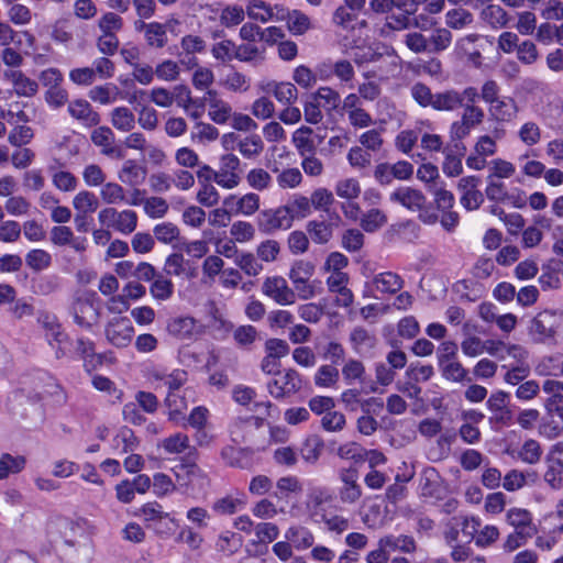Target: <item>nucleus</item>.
<instances>
[{
  "mask_svg": "<svg viewBox=\"0 0 563 563\" xmlns=\"http://www.w3.org/2000/svg\"><path fill=\"white\" fill-rule=\"evenodd\" d=\"M164 404L168 409L169 420L177 424L186 426L184 412L188 405L185 397L180 396L177 391L167 393Z\"/></svg>",
  "mask_w": 563,
  "mask_h": 563,
  "instance_id": "obj_29",
  "label": "nucleus"
},
{
  "mask_svg": "<svg viewBox=\"0 0 563 563\" xmlns=\"http://www.w3.org/2000/svg\"><path fill=\"white\" fill-rule=\"evenodd\" d=\"M136 30L143 31L144 38L150 47L163 48L167 44V30L165 24L140 21L136 23Z\"/></svg>",
  "mask_w": 563,
  "mask_h": 563,
  "instance_id": "obj_22",
  "label": "nucleus"
},
{
  "mask_svg": "<svg viewBox=\"0 0 563 563\" xmlns=\"http://www.w3.org/2000/svg\"><path fill=\"white\" fill-rule=\"evenodd\" d=\"M507 521L516 529V531H521L530 536L536 533V527L532 525L531 514L526 509H509L507 511Z\"/></svg>",
  "mask_w": 563,
  "mask_h": 563,
  "instance_id": "obj_31",
  "label": "nucleus"
},
{
  "mask_svg": "<svg viewBox=\"0 0 563 563\" xmlns=\"http://www.w3.org/2000/svg\"><path fill=\"white\" fill-rule=\"evenodd\" d=\"M479 177L471 175L462 177L457 189L462 192L461 205L468 211L477 210L484 202V195L478 190Z\"/></svg>",
  "mask_w": 563,
  "mask_h": 563,
  "instance_id": "obj_11",
  "label": "nucleus"
},
{
  "mask_svg": "<svg viewBox=\"0 0 563 563\" xmlns=\"http://www.w3.org/2000/svg\"><path fill=\"white\" fill-rule=\"evenodd\" d=\"M250 19L266 23L274 20V9L263 0H252L246 7Z\"/></svg>",
  "mask_w": 563,
  "mask_h": 563,
  "instance_id": "obj_51",
  "label": "nucleus"
},
{
  "mask_svg": "<svg viewBox=\"0 0 563 563\" xmlns=\"http://www.w3.org/2000/svg\"><path fill=\"white\" fill-rule=\"evenodd\" d=\"M100 198L107 207H112L113 205L123 203L126 201L125 189L122 185L109 181L104 183L100 189Z\"/></svg>",
  "mask_w": 563,
  "mask_h": 563,
  "instance_id": "obj_40",
  "label": "nucleus"
},
{
  "mask_svg": "<svg viewBox=\"0 0 563 563\" xmlns=\"http://www.w3.org/2000/svg\"><path fill=\"white\" fill-rule=\"evenodd\" d=\"M104 332L110 344L115 347H125L132 341L134 329L129 318L119 317L108 322Z\"/></svg>",
  "mask_w": 563,
  "mask_h": 563,
  "instance_id": "obj_9",
  "label": "nucleus"
},
{
  "mask_svg": "<svg viewBox=\"0 0 563 563\" xmlns=\"http://www.w3.org/2000/svg\"><path fill=\"white\" fill-rule=\"evenodd\" d=\"M465 146L462 143L456 142L453 147H445L443 153L445 155L443 162V173L449 177H456L463 172V165L461 157L465 153Z\"/></svg>",
  "mask_w": 563,
  "mask_h": 563,
  "instance_id": "obj_25",
  "label": "nucleus"
},
{
  "mask_svg": "<svg viewBox=\"0 0 563 563\" xmlns=\"http://www.w3.org/2000/svg\"><path fill=\"white\" fill-rule=\"evenodd\" d=\"M474 21V15L464 8H455L445 13V24L448 29L462 30Z\"/></svg>",
  "mask_w": 563,
  "mask_h": 563,
  "instance_id": "obj_46",
  "label": "nucleus"
},
{
  "mask_svg": "<svg viewBox=\"0 0 563 563\" xmlns=\"http://www.w3.org/2000/svg\"><path fill=\"white\" fill-rule=\"evenodd\" d=\"M154 238L164 244H172L178 241L180 231L178 227L172 222H162L153 229Z\"/></svg>",
  "mask_w": 563,
  "mask_h": 563,
  "instance_id": "obj_57",
  "label": "nucleus"
},
{
  "mask_svg": "<svg viewBox=\"0 0 563 563\" xmlns=\"http://www.w3.org/2000/svg\"><path fill=\"white\" fill-rule=\"evenodd\" d=\"M137 214L131 209L118 210L104 207L98 212L99 223L122 234H131L137 227Z\"/></svg>",
  "mask_w": 563,
  "mask_h": 563,
  "instance_id": "obj_2",
  "label": "nucleus"
},
{
  "mask_svg": "<svg viewBox=\"0 0 563 563\" xmlns=\"http://www.w3.org/2000/svg\"><path fill=\"white\" fill-rule=\"evenodd\" d=\"M412 11H405L401 13H394L387 16L382 32L388 34L391 31H404L411 27L422 29L418 18H411Z\"/></svg>",
  "mask_w": 563,
  "mask_h": 563,
  "instance_id": "obj_27",
  "label": "nucleus"
},
{
  "mask_svg": "<svg viewBox=\"0 0 563 563\" xmlns=\"http://www.w3.org/2000/svg\"><path fill=\"white\" fill-rule=\"evenodd\" d=\"M486 353L504 361L506 355L512 357L516 362L526 361L528 352L518 344H507L500 340H486Z\"/></svg>",
  "mask_w": 563,
  "mask_h": 563,
  "instance_id": "obj_17",
  "label": "nucleus"
},
{
  "mask_svg": "<svg viewBox=\"0 0 563 563\" xmlns=\"http://www.w3.org/2000/svg\"><path fill=\"white\" fill-rule=\"evenodd\" d=\"M191 140L200 144L211 143L218 140L220 132L211 123L199 121L194 126Z\"/></svg>",
  "mask_w": 563,
  "mask_h": 563,
  "instance_id": "obj_55",
  "label": "nucleus"
},
{
  "mask_svg": "<svg viewBox=\"0 0 563 563\" xmlns=\"http://www.w3.org/2000/svg\"><path fill=\"white\" fill-rule=\"evenodd\" d=\"M143 207L144 212L152 219L163 218L169 210L166 199L157 196L145 198Z\"/></svg>",
  "mask_w": 563,
  "mask_h": 563,
  "instance_id": "obj_64",
  "label": "nucleus"
},
{
  "mask_svg": "<svg viewBox=\"0 0 563 563\" xmlns=\"http://www.w3.org/2000/svg\"><path fill=\"white\" fill-rule=\"evenodd\" d=\"M334 190L342 199L355 200L361 195V185L355 178H343L335 184Z\"/></svg>",
  "mask_w": 563,
  "mask_h": 563,
  "instance_id": "obj_56",
  "label": "nucleus"
},
{
  "mask_svg": "<svg viewBox=\"0 0 563 563\" xmlns=\"http://www.w3.org/2000/svg\"><path fill=\"white\" fill-rule=\"evenodd\" d=\"M485 196L493 202H506L511 198L504 180L494 178L493 176L486 177Z\"/></svg>",
  "mask_w": 563,
  "mask_h": 563,
  "instance_id": "obj_38",
  "label": "nucleus"
},
{
  "mask_svg": "<svg viewBox=\"0 0 563 563\" xmlns=\"http://www.w3.org/2000/svg\"><path fill=\"white\" fill-rule=\"evenodd\" d=\"M74 318L80 327L90 328L97 321V311L88 300H78L74 306Z\"/></svg>",
  "mask_w": 563,
  "mask_h": 563,
  "instance_id": "obj_44",
  "label": "nucleus"
},
{
  "mask_svg": "<svg viewBox=\"0 0 563 563\" xmlns=\"http://www.w3.org/2000/svg\"><path fill=\"white\" fill-rule=\"evenodd\" d=\"M313 130L302 125L292 133V144L300 156L312 154L316 152V144L312 139Z\"/></svg>",
  "mask_w": 563,
  "mask_h": 563,
  "instance_id": "obj_35",
  "label": "nucleus"
},
{
  "mask_svg": "<svg viewBox=\"0 0 563 563\" xmlns=\"http://www.w3.org/2000/svg\"><path fill=\"white\" fill-rule=\"evenodd\" d=\"M387 223V216L379 209H371L363 214L360 225L366 232H375Z\"/></svg>",
  "mask_w": 563,
  "mask_h": 563,
  "instance_id": "obj_54",
  "label": "nucleus"
},
{
  "mask_svg": "<svg viewBox=\"0 0 563 563\" xmlns=\"http://www.w3.org/2000/svg\"><path fill=\"white\" fill-rule=\"evenodd\" d=\"M4 78L12 84L14 92L20 97L30 98L38 91V84L21 70H7L4 71Z\"/></svg>",
  "mask_w": 563,
  "mask_h": 563,
  "instance_id": "obj_23",
  "label": "nucleus"
},
{
  "mask_svg": "<svg viewBox=\"0 0 563 563\" xmlns=\"http://www.w3.org/2000/svg\"><path fill=\"white\" fill-rule=\"evenodd\" d=\"M302 388V377L295 368L279 372L267 383L268 393L276 399L297 394Z\"/></svg>",
  "mask_w": 563,
  "mask_h": 563,
  "instance_id": "obj_3",
  "label": "nucleus"
},
{
  "mask_svg": "<svg viewBox=\"0 0 563 563\" xmlns=\"http://www.w3.org/2000/svg\"><path fill=\"white\" fill-rule=\"evenodd\" d=\"M214 176L216 183L220 187L229 190L236 188L242 179L240 158L232 153L223 154Z\"/></svg>",
  "mask_w": 563,
  "mask_h": 563,
  "instance_id": "obj_4",
  "label": "nucleus"
},
{
  "mask_svg": "<svg viewBox=\"0 0 563 563\" xmlns=\"http://www.w3.org/2000/svg\"><path fill=\"white\" fill-rule=\"evenodd\" d=\"M137 515L144 519L148 528L162 538L172 536L178 527L177 520L169 512L164 511L157 501L144 504Z\"/></svg>",
  "mask_w": 563,
  "mask_h": 563,
  "instance_id": "obj_1",
  "label": "nucleus"
},
{
  "mask_svg": "<svg viewBox=\"0 0 563 563\" xmlns=\"http://www.w3.org/2000/svg\"><path fill=\"white\" fill-rule=\"evenodd\" d=\"M240 154L247 159L257 158L264 151V142L257 134H251L238 142Z\"/></svg>",
  "mask_w": 563,
  "mask_h": 563,
  "instance_id": "obj_37",
  "label": "nucleus"
},
{
  "mask_svg": "<svg viewBox=\"0 0 563 563\" xmlns=\"http://www.w3.org/2000/svg\"><path fill=\"white\" fill-rule=\"evenodd\" d=\"M285 538L291 542L296 549L305 550L312 547L314 542V537L310 530L305 527L295 526L290 527L286 533Z\"/></svg>",
  "mask_w": 563,
  "mask_h": 563,
  "instance_id": "obj_42",
  "label": "nucleus"
},
{
  "mask_svg": "<svg viewBox=\"0 0 563 563\" xmlns=\"http://www.w3.org/2000/svg\"><path fill=\"white\" fill-rule=\"evenodd\" d=\"M147 376L152 382H163L168 393L178 391L188 380V373L183 368L167 371V368L153 366L147 371Z\"/></svg>",
  "mask_w": 563,
  "mask_h": 563,
  "instance_id": "obj_12",
  "label": "nucleus"
},
{
  "mask_svg": "<svg viewBox=\"0 0 563 563\" xmlns=\"http://www.w3.org/2000/svg\"><path fill=\"white\" fill-rule=\"evenodd\" d=\"M311 97L328 112L338 109L341 103L339 92L330 87H320Z\"/></svg>",
  "mask_w": 563,
  "mask_h": 563,
  "instance_id": "obj_52",
  "label": "nucleus"
},
{
  "mask_svg": "<svg viewBox=\"0 0 563 563\" xmlns=\"http://www.w3.org/2000/svg\"><path fill=\"white\" fill-rule=\"evenodd\" d=\"M391 202H397L411 210H421L426 203V196L418 189L411 187H399L389 196Z\"/></svg>",
  "mask_w": 563,
  "mask_h": 563,
  "instance_id": "obj_19",
  "label": "nucleus"
},
{
  "mask_svg": "<svg viewBox=\"0 0 563 563\" xmlns=\"http://www.w3.org/2000/svg\"><path fill=\"white\" fill-rule=\"evenodd\" d=\"M442 377L454 383L471 382L468 372L457 360H448L439 364Z\"/></svg>",
  "mask_w": 563,
  "mask_h": 563,
  "instance_id": "obj_36",
  "label": "nucleus"
},
{
  "mask_svg": "<svg viewBox=\"0 0 563 563\" xmlns=\"http://www.w3.org/2000/svg\"><path fill=\"white\" fill-rule=\"evenodd\" d=\"M357 471L354 468H344L340 472L342 487L340 488V499L343 504H354L362 496V488L357 484Z\"/></svg>",
  "mask_w": 563,
  "mask_h": 563,
  "instance_id": "obj_16",
  "label": "nucleus"
},
{
  "mask_svg": "<svg viewBox=\"0 0 563 563\" xmlns=\"http://www.w3.org/2000/svg\"><path fill=\"white\" fill-rule=\"evenodd\" d=\"M479 15L486 24L495 30L506 27L510 21L507 11L498 4H487Z\"/></svg>",
  "mask_w": 563,
  "mask_h": 563,
  "instance_id": "obj_33",
  "label": "nucleus"
},
{
  "mask_svg": "<svg viewBox=\"0 0 563 563\" xmlns=\"http://www.w3.org/2000/svg\"><path fill=\"white\" fill-rule=\"evenodd\" d=\"M516 174V167L512 163L501 159L495 158L488 164V175L493 176L497 179H508L511 178Z\"/></svg>",
  "mask_w": 563,
  "mask_h": 563,
  "instance_id": "obj_61",
  "label": "nucleus"
},
{
  "mask_svg": "<svg viewBox=\"0 0 563 563\" xmlns=\"http://www.w3.org/2000/svg\"><path fill=\"white\" fill-rule=\"evenodd\" d=\"M205 100L208 104V117L216 124H227L233 115L232 106L221 99L217 90L208 89L205 96Z\"/></svg>",
  "mask_w": 563,
  "mask_h": 563,
  "instance_id": "obj_13",
  "label": "nucleus"
},
{
  "mask_svg": "<svg viewBox=\"0 0 563 563\" xmlns=\"http://www.w3.org/2000/svg\"><path fill=\"white\" fill-rule=\"evenodd\" d=\"M265 93L273 95L275 99L286 106H290L298 99V89L291 82L268 81L261 86Z\"/></svg>",
  "mask_w": 563,
  "mask_h": 563,
  "instance_id": "obj_20",
  "label": "nucleus"
},
{
  "mask_svg": "<svg viewBox=\"0 0 563 563\" xmlns=\"http://www.w3.org/2000/svg\"><path fill=\"white\" fill-rule=\"evenodd\" d=\"M71 203L76 213L82 214L93 213L99 207L98 198L93 192L88 190L77 192L74 196Z\"/></svg>",
  "mask_w": 563,
  "mask_h": 563,
  "instance_id": "obj_45",
  "label": "nucleus"
},
{
  "mask_svg": "<svg viewBox=\"0 0 563 563\" xmlns=\"http://www.w3.org/2000/svg\"><path fill=\"white\" fill-rule=\"evenodd\" d=\"M374 288L382 294H397L404 286L402 278L394 272H384L373 277Z\"/></svg>",
  "mask_w": 563,
  "mask_h": 563,
  "instance_id": "obj_28",
  "label": "nucleus"
},
{
  "mask_svg": "<svg viewBox=\"0 0 563 563\" xmlns=\"http://www.w3.org/2000/svg\"><path fill=\"white\" fill-rule=\"evenodd\" d=\"M112 126L120 132H131L135 128V115L128 107H117L110 112Z\"/></svg>",
  "mask_w": 563,
  "mask_h": 563,
  "instance_id": "obj_34",
  "label": "nucleus"
},
{
  "mask_svg": "<svg viewBox=\"0 0 563 563\" xmlns=\"http://www.w3.org/2000/svg\"><path fill=\"white\" fill-rule=\"evenodd\" d=\"M62 533L64 541L69 547L80 545V539H85L82 527L70 520H63L62 523Z\"/></svg>",
  "mask_w": 563,
  "mask_h": 563,
  "instance_id": "obj_58",
  "label": "nucleus"
},
{
  "mask_svg": "<svg viewBox=\"0 0 563 563\" xmlns=\"http://www.w3.org/2000/svg\"><path fill=\"white\" fill-rule=\"evenodd\" d=\"M150 292L157 300H168L174 294V285L172 280L158 275L150 287Z\"/></svg>",
  "mask_w": 563,
  "mask_h": 563,
  "instance_id": "obj_60",
  "label": "nucleus"
},
{
  "mask_svg": "<svg viewBox=\"0 0 563 563\" xmlns=\"http://www.w3.org/2000/svg\"><path fill=\"white\" fill-rule=\"evenodd\" d=\"M286 22L287 29L294 35H302L311 27L308 15L299 10H292Z\"/></svg>",
  "mask_w": 563,
  "mask_h": 563,
  "instance_id": "obj_63",
  "label": "nucleus"
},
{
  "mask_svg": "<svg viewBox=\"0 0 563 563\" xmlns=\"http://www.w3.org/2000/svg\"><path fill=\"white\" fill-rule=\"evenodd\" d=\"M38 322L45 329L46 338L49 342L55 341L62 343L67 338L54 314L42 312L38 317Z\"/></svg>",
  "mask_w": 563,
  "mask_h": 563,
  "instance_id": "obj_43",
  "label": "nucleus"
},
{
  "mask_svg": "<svg viewBox=\"0 0 563 563\" xmlns=\"http://www.w3.org/2000/svg\"><path fill=\"white\" fill-rule=\"evenodd\" d=\"M508 400L509 395L503 390L495 391L489 396L486 406L493 415L492 421L507 424L511 420L512 413L508 408Z\"/></svg>",
  "mask_w": 563,
  "mask_h": 563,
  "instance_id": "obj_18",
  "label": "nucleus"
},
{
  "mask_svg": "<svg viewBox=\"0 0 563 563\" xmlns=\"http://www.w3.org/2000/svg\"><path fill=\"white\" fill-rule=\"evenodd\" d=\"M462 107L460 91L446 89L434 93L432 109L435 111L453 112Z\"/></svg>",
  "mask_w": 563,
  "mask_h": 563,
  "instance_id": "obj_30",
  "label": "nucleus"
},
{
  "mask_svg": "<svg viewBox=\"0 0 563 563\" xmlns=\"http://www.w3.org/2000/svg\"><path fill=\"white\" fill-rule=\"evenodd\" d=\"M120 90L115 85L96 86L89 90L88 97L97 103L109 104L117 101Z\"/></svg>",
  "mask_w": 563,
  "mask_h": 563,
  "instance_id": "obj_50",
  "label": "nucleus"
},
{
  "mask_svg": "<svg viewBox=\"0 0 563 563\" xmlns=\"http://www.w3.org/2000/svg\"><path fill=\"white\" fill-rule=\"evenodd\" d=\"M558 323L559 317L554 311L543 310L531 320L529 334L536 342L544 343L555 335Z\"/></svg>",
  "mask_w": 563,
  "mask_h": 563,
  "instance_id": "obj_6",
  "label": "nucleus"
},
{
  "mask_svg": "<svg viewBox=\"0 0 563 563\" xmlns=\"http://www.w3.org/2000/svg\"><path fill=\"white\" fill-rule=\"evenodd\" d=\"M314 272L316 266L313 263L305 260H298L292 263L288 273V278L291 283L302 279H311Z\"/></svg>",
  "mask_w": 563,
  "mask_h": 563,
  "instance_id": "obj_62",
  "label": "nucleus"
},
{
  "mask_svg": "<svg viewBox=\"0 0 563 563\" xmlns=\"http://www.w3.org/2000/svg\"><path fill=\"white\" fill-rule=\"evenodd\" d=\"M234 263L245 275L250 277H255L263 271V265L258 263L255 255L250 252L238 254Z\"/></svg>",
  "mask_w": 563,
  "mask_h": 563,
  "instance_id": "obj_53",
  "label": "nucleus"
},
{
  "mask_svg": "<svg viewBox=\"0 0 563 563\" xmlns=\"http://www.w3.org/2000/svg\"><path fill=\"white\" fill-rule=\"evenodd\" d=\"M262 292L280 306H290L296 302V294L282 276L266 277L262 285Z\"/></svg>",
  "mask_w": 563,
  "mask_h": 563,
  "instance_id": "obj_8",
  "label": "nucleus"
},
{
  "mask_svg": "<svg viewBox=\"0 0 563 563\" xmlns=\"http://www.w3.org/2000/svg\"><path fill=\"white\" fill-rule=\"evenodd\" d=\"M331 222L312 220L307 223V232L311 240L317 244H327L333 235V220L340 221V216L336 212L330 214Z\"/></svg>",
  "mask_w": 563,
  "mask_h": 563,
  "instance_id": "obj_24",
  "label": "nucleus"
},
{
  "mask_svg": "<svg viewBox=\"0 0 563 563\" xmlns=\"http://www.w3.org/2000/svg\"><path fill=\"white\" fill-rule=\"evenodd\" d=\"M350 341L356 351H360L364 347L371 349L376 344L375 335L363 327H355L351 331Z\"/></svg>",
  "mask_w": 563,
  "mask_h": 563,
  "instance_id": "obj_59",
  "label": "nucleus"
},
{
  "mask_svg": "<svg viewBox=\"0 0 563 563\" xmlns=\"http://www.w3.org/2000/svg\"><path fill=\"white\" fill-rule=\"evenodd\" d=\"M453 35L448 27L434 29L428 37L430 53H440L450 47Z\"/></svg>",
  "mask_w": 563,
  "mask_h": 563,
  "instance_id": "obj_49",
  "label": "nucleus"
},
{
  "mask_svg": "<svg viewBox=\"0 0 563 563\" xmlns=\"http://www.w3.org/2000/svg\"><path fill=\"white\" fill-rule=\"evenodd\" d=\"M223 205L234 214L251 217L260 210L261 198L255 192H247L241 197L231 195L224 199Z\"/></svg>",
  "mask_w": 563,
  "mask_h": 563,
  "instance_id": "obj_15",
  "label": "nucleus"
},
{
  "mask_svg": "<svg viewBox=\"0 0 563 563\" xmlns=\"http://www.w3.org/2000/svg\"><path fill=\"white\" fill-rule=\"evenodd\" d=\"M245 179L247 185L257 191H265L269 189L273 184V177L262 167H255L249 170Z\"/></svg>",
  "mask_w": 563,
  "mask_h": 563,
  "instance_id": "obj_47",
  "label": "nucleus"
},
{
  "mask_svg": "<svg viewBox=\"0 0 563 563\" xmlns=\"http://www.w3.org/2000/svg\"><path fill=\"white\" fill-rule=\"evenodd\" d=\"M489 112L497 121L509 122L517 115L518 107L512 98L503 97L490 104Z\"/></svg>",
  "mask_w": 563,
  "mask_h": 563,
  "instance_id": "obj_32",
  "label": "nucleus"
},
{
  "mask_svg": "<svg viewBox=\"0 0 563 563\" xmlns=\"http://www.w3.org/2000/svg\"><path fill=\"white\" fill-rule=\"evenodd\" d=\"M292 224V213L286 206L276 209L264 210L258 218V228L266 233L280 229H288Z\"/></svg>",
  "mask_w": 563,
  "mask_h": 563,
  "instance_id": "obj_10",
  "label": "nucleus"
},
{
  "mask_svg": "<svg viewBox=\"0 0 563 563\" xmlns=\"http://www.w3.org/2000/svg\"><path fill=\"white\" fill-rule=\"evenodd\" d=\"M25 263L33 272H42L51 267L52 255L43 249H33L25 255Z\"/></svg>",
  "mask_w": 563,
  "mask_h": 563,
  "instance_id": "obj_48",
  "label": "nucleus"
},
{
  "mask_svg": "<svg viewBox=\"0 0 563 563\" xmlns=\"http://www.w3.org/2000/svg\"><path fill=\"white\" fill-rule=\"evenodd\" d=\"M221 456L232 467L249 468L252 464L251 454L243 449L225 446L221 452Z\"/></svg>",
  "mask_w": 563,
  "mask_h": 563,
  "instance_id": "obj_41",
  "label": "nucleus"
},
{
  "mask_svg": "<svg viewBox=\"0 0 563 563\" xmlns=\"http://www.w3.org/2000/svg\"><path fill=\"white\" fill-rule=\"evenodd\" d=\"M378 544L385 547L389 554L393 551L411 553L416 550L415 540L408 536H386L379 539Z\"/></svg>",
  "mask_w": 563,
  "mask_h": 563,
  "instance_id": "obj_39",
  "label": "nucleus"
},
{
  "mask_svg": "<svg viewBox=\"0 0 563 563\" xmlns=\"http://www.w3.org/2000/svg\"><path fill=\"white\" fill-rule=\"evenodd\" d=\"M461 120L454 121L450 126V135L453 141H461L467 136L471 130L479 125L484 120V111L474 104L463 106Z\"/></svg>",
  "mask_w": 563,
  "mask_h": 563,
  "instance_id": "obj_5",
  "label": "nucleus"
},
{
  "mask_svg": "<svg viewBox=\"0 0 563 563\" xmlns=\"http://www.w3.org/2000/svg\"><path fill=\"white\" fill-rule=\"evenodd\" d=\"M118 178L121 183L130 187H137L146 178V168L139 165L133 159H128L119 170Z\"/></svg>",
  "mask_w": 563,
  "mask_h": 563,
  "instance_id": "obj_26",
  "label": "nucleus"
},
{
  "mask_svg": "<svg viewBox=\"0 0 563 563\" xmlns=\"http://www.w3.org/2000/svg\"><path fill=\"white\" fill-rule=\"evenodd\" d=\"M69 115L85 128L97 126L101 121L100 113L85 99H75L68 103Z\"/></svg>",
  "mask_w": 563,
  "mask_h": 563,
  "instance_id": "obj_14",
  "label": "nucleus"
},
{
  "mask_svg": "<svg viewBox=\"0 0 563 563\" xmlns=\"http://www.w3.org/2000/svg\"><path fill=\"white\" fill-rule=\"evenodd\" d=\"M62 165L63 164L60 162L55 161V164H51L47 167L52 178V184L59 191H75L78 186V179L73 173L60 168Z\"/></svg>",
  "mask_w": 563,
  "mask_h": 563,
  "instance_id": "obj_21",
  "label": "nucleus"
},
{
  "mask_svg": "<svg viewBox=\"0 0 563 563\" xmlns=\"http://www.w3.org/2000/svg\"><path fill=\"white\" fill-rule=\"evenodd\" d=\"M90 133L91 143L100 148L103 156L122 159L124 151L120 145L115 144V135L111 128L107 125H97Z\"/></svg>",
  "mask_w": 563,
  "mask_h": 563,
  "instance_id": "obj_7",
  "label": "nucleus"
}]
</instances>
